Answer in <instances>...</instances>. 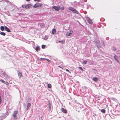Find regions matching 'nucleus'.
<instances>
[{"label":"nucleus","instance_id":"f257e3e1","mask_svg":"<svg viewBox=\"0 0 120 120\" xmlns=\"http://www.w3.org/2000/svg\"><path fill=\"white\" fill-rule=\"evenodd\" d=\"M68 9L69 10L71 11L74 13H76L77 14H79V12L78 11L72 7H69L68 8Z\"/></svg>","mask_w":120,"mask_h":120},{"label":"nucleus","instance_id":"f03ea898","mask_svg":"<svg viewBox=\"0 0 120 120\" xmlns=\"http://www.w3.org/2000/svg\"><path fill=\"white\" fill-rule=\"evenodd\" d=\"M18 111H15L12 115V116L13 117L14 120H16L17 118V115L18 113Z\"/></svg>","mask_w":120,"mask_h":120},{"label":"nucleus","instance_id":"7ed1b4c3","mask_svg":"<svg viewBox=\"0 0 120 120\" xmlns=\"http://www.w3.org/2000/svg\"><path fill=\"white\" fill-rule=\"evenodd\" d=\"M42 6V5L40 4L36 3L33 6L34 8H39Z\"/></svg>","mask_w":120,"mask_h":120},{"label":"nucleus","instance_id":"20e7f679","mask_svg":"<svg viewBox=\"0 0 120 120\" xmlns=\"http://www.w3.org/2000/svg\"><path fill=\"white\" fill-rule=\"evenodd\" d=\"M52 8L54 9L56 11H58L60 9V7L59 6H53L52 7Z\"/></svg>","mask_w":120,"mask_h":120},{"label":"nucleus","instance_id":"39448f33","mask_svg":"<svg viewBox=\"0 0 120 120\" xmlns=\"http://www.w3.org/2000/svg\"><path fill=\"white\" fill-rule=\"evenodd\" d=\"M66 34V35L67 36H68L71 35L73 33V31L72 30H70Z\"/></svg>","mask_w":120,"mask_h":120},{"label":"nucleus","instance_id":"423d86ee","mask_svg":"<svg viewBox=\"0 0 120 120\" xmlns=\"http://www.w3.org/2000/svg\"><path fill=\"white\" fill-rule=\"evenodd\" d=\"M92 80L95 82H97L98 81L99 79L96 77H93L92 78Z\"/></svg>","mask_w":120,"mask_h":120},{"label":"nucleus","instance_id":"0eeeda50","mask_svg":"<svg viewBox=\"0 0 120 120\" xmlns=\"http://www.w3.org/2000/svg\"><path fill=\"white\" fill-rule=\"evenodd\" d=\"M18 75L20 79L21 77L22 76V74L21 72H19V71L18 72Z\"/></svg>","mask_w":120,"mask_h":120},{"label":"nucleus","instance_id":"6e6552de","mask_svg":"<svg viewBox=\"0 0 120 120\" xmlns=\"http://www.w3.org/2000/svg\"><path fill=\"white\" fill-rule=\"evenodd\" d=\"M5 30L8 32H11L10 29L6 26H5Z\"/></svg>","mask_w":120,"mask_h":120},{"label":"nucleus","instance_id":"1a4fd4ad","mask_svg":"<svg viewBox=\"0 0 120 120\" xmlns=\"http://www.w3.org/2000/svg\"><path fill=\"white\" fill-rule=\"evenodd\" d=\"M61 109L62 112L65 113H66L67 112V111L63 108H62Z\"/></svg>","mask_w":120,"mask_h":120},{"label":"nucleus","instance_id":"9d476101","mask_svg":"<svg viewBox=\"0 0 120 120\" xmlns=\"http://www.w3.org/2000/svg\"><path fill=\"white\" fill-rule=\"evenodd\" d=\"M6 74V73L5 72L3 71H1L0 72V75L3 76V77H4V76L5 75V74Z\"/></svg>","mask_w":120,"mask_h":120},{"label":"nucleus","instance_id":"9b49d317","mask_svg":"<svg viewBox=\"0 0 120 120\" xmlns=\"http://www.w3.org/2000/svg\"><path fill=\"white\" fill-rule=\"evenodd\" d=\"M48 104L49 105V110H50L51 108V105L49 101H48Z\"/></svg>","mask_w":120,"mask_h":120},{"label":"nucleus","instance_id":"f8f14e48","mask_svg":"<svg viewBox=\"0 0 120 120\" xmlns=\"http://www.w3.org/2000/svg\"><path fill=\"white\" fill-rule=\"evenodd\" d=\"M32 6L31 4H28L25 6V8H27L30 7Z\"/></svg>","mask_w":120,"mask_h":120},{"label":"nucleus","instance_id":"ddd939ff","mask_svg":"<svg viewBox=\"0 0 120 120\" xmlns=\"http://www.w3.org/2000/svg\"><path fill=\"white\" fill-rule=\"evenodd\" d=\"M56 30L55 29H53L52 30V34H56Z\"/></svg>","mask_w":120,"mask_h":120},{"label":"nucleus","instance_id":"4468645a","mask_svg":"<svg viewBox=\"0 0 120 120\" xmlns=\"http://www.w3.org/2000/svg\"><path fill=\"white\" fill-rule=\"evenodd\" d=\"M40 48L39 46H38L35 48V50L37 52L38 51L40 50Z\"/></svg>","mask_w":120,"mask_h":120},{"label":"nucleus","instance_id":"2eb2a0df","mask_svg":"<svg viewBox=\"0 0 120 120\" xmlns=\"http://www.w3.org/2000/svg\"><path fill=\"white\" fill-rule=\"evenodd\" d=\"M114 59L118 63H119V61L118 60V58L117 56L116 55H115L114 56Z\"/></svg>","mask_w":120,"mask_h":120},{"label":"nucleus","instance_id":"dca6fc26","mask_svg":"<svg viewBox=\"0 0 120 120\" xmlns=\"http://www.w3.org/2000/svg\"><path fill=\"white\" fill-rule=\"evenodd\" d=\"M7 116L6 114H3L2 115V118L3 119H4Z\"/></svg>","mask_w":120,"mask_h":120},{"label":"nucleus","instance_id":"f3484780","mask_svg":"<svg viewBox=\"0 0 120 120\" xmlns=\"http://www.w3.org/2000/svg\"><path fill=\"white\" fill-rule=\"evenodd\" d=\"M31 104L30 103H28L27 104V110H28L29 109V107L30 106H31Z\"/></svg>","mask_w":120,"mask_h":120},{"label":"nucleus","instance_id":"a211bd4d","mask_svg":"<svg viewBox=\"0 0 120 120\" xmlns=\"http://www.w3.org/2000/svg\"><path fill=\"white\" fill-rule=\"evenodd\" d=\"M100 110V111L101 112H102L103 113H105L106 111L105 109H103L101 110H100Z\"/></svg>","mask_w":120,"mask_h":120},{"label":"nucleus","instance_id":"6ab92c4d","mask_svg":"<svg viewBox=\"0 0 120 120\" xmlns=\"http://www.w3.org/2000/svg\"><path fill=\"white\" fill-rule=\"evenodd\" d=\"M4 77H5V79H8L9 78L8 76L7 73H6V74H5V75L4 76Z\"/></svg>","mask_w":120,"mask_h":120},{"label":"nucleus","instance_id":"aec40b11","mask_svg":"<svg viewBox=\"0 0 120 120\" xmlns=\"http://www.w3.org/2000/svg\"><path fill=\"white\" fill-rule=\"evenodd\" d=\"M0 29L2 31H4L5 30V26H0Z\"/></svg>","mask_w":120,"mask_h":120},{"label":"nucleus","instance_id":"412c9836","mask_svg":"<svg viewBox=\"0 0 120 120\" xmlns=\"http://www.w3.org/2000/svg\"><path fill=\"white\" fill-rule=\"evenodd\" d=\"M97 47L98 49L100 48L101 47V45L99 44H98L97 45Z\"/></svg>","mask_w":120,"mask_h":120},{"label":"nucleus","instance_id":"4be33fe9","mask_svg":"<svg viewBox=\"0 0 120 120\" xmlns=\"http://www.w3.org/2000/svg\"><path fill=\"white\" fill-rule=\"evenodd\" d=\"M0 34L3 36H5L6 35V34L3 32H0Z\"/></svg>","mask_w":120,"mask_h":120},{"label":"nucleus","instance_id":"5701e85b","mask_svg":"<svg viewBox=\"0 0 120 120\" xmlns=\"http://www.w3.org/2000/svg\"><path fill=\"white\" fill-rule=\"evenodd\" d=\"M85 18L87 22L89 21L91 19H90L88 17H86Z\"/></svg>","mask_w":120,"mask_h":120},{"label":"nucleus","instance_id":"b1692460","mask_svg":"<svg viewBox=\"0 0 120 120\" xmlns=\"http://www.w3.org/2000/svg\"><path fill=\"white\" fill-rule=\"evenodd\" d=\"M82 63L84 64H85L87 63V61L86 60H83L82 61Z\"/></svg>","mask_w":120,"mask_h":120},{"label":"nucleus","instance_id":"393cba45","mask_svg":"<svg viewBox=\"0 0 120 120\" xmlns=\"http://www.w3.org/2000/svg\"><path fill=\"white\" fill-rule=\"evenodd\" d=\"M90 24H92L93 23L92 21L90 19V20L88 22Z\"/></svg>","mask_w":120,"mask_h":120},{"label":"nucleus","instance_id":"a878e982","mask_svg":"<svg viewBox=\"0 0 120 120\" xmlns=\"http://www.w3.org/2000/svg\"><path fill=\"white\" fill-rule=\"evenodd\" d=\"M48 87L50 88H51V85L50 84H48Z\"/></svg>","mask_w":120,"mask_h":120},{"label":"nucleus","instance_id":"bb28decb","mask_svg":"<svg viewBox=\"0 0 120 120\" xmlns=\"http://www.w3.org/2000/svg\"><path fill=\"white\" fill-rule=\"evenodd\" d=\"M45 58H41L39 59V60H40L41 61H42L43 60H45Z\"/></svg>","mask_w":120,"mask_h":120},{"label":"nucleus","instance_id":"cd10ccee","mask_svg":"<svg viewBox=\"0 0 120 120\" xmlns=\"http://www.w3.org/2000/svg\"><path fill=\"white\" fill-rule=\"evenodd\" d=\"M46 46L45 45H43L41 46V48L43 49H44L45 48Z\"/></svg>","mask_w":120,"mask_h":120},{"label":"nucleus","instance_id":"c85d7f7f","mask_svg":"<svg viewBox=\"0 0 120 120\" xmlns=\"http://www.w3.org/2000/svg\"><path fill=\"white\" fill-rule=\"evenodd\" d=\"M48 38V37L47 36H45L44 37V39L45 40H46Z\"/></svg>","mask_w":120,"mask_h":120},{"label":"nucleus","instance_id":"c756f323","mask_svg":"<svg viewBox=\"0 0 120 120\" xmlns=\"http://www.w3.org/2000/svg\"><path fill=\"white\" fill-rule=\"evenodd\" d=\"M0 81H1L2 83H5V81L3 79H1L0 80Z\"/></svg>","mask_w":120,"mask_h":120},{"label":"nucleus","instance_id":"7c9ffc66","mask_svg":"<svg viewBox=\"0 0 120 120\" xmlns=\"http://www.w3.org/2000/svg\"><path fill=\"white\" fill-rule=\"evenodd\" d=\"M79 69L81 70L82 71H83V69H82V67H79Z\"/></svg>","mask_w":120,"mask_h":120},{"label":"nucleus","instance_id":"2f4dec72","mask_svg":"<svg viewBox=\"0 0 120 120\" xmlns=\"http://www.w3.org/2000/svg\"><path fill=\"white\" fill-rule=\"evenodd\" d=\"M95 42L96 45L100 43V42L99 41H96Z\"/></svg>","mask_w":120,"mask_h":120},{"label":"nucleus","instance_id":"473e14b6","mask_svg":"<svg viewBox=\"0 0 120 120\" xmlns=\"http://www.w3.org/2000/svg\"><path fill=\"white\" fill-rule=\"evenodd\" d=\"M40 26L41 28L43 27H44V25L42 23H41Z\"/></svg>","mask_w":120,"mask_h":120},{"label":"nucleus","instance_id":"72a5a7b5","mask_svg":"<svg viewBox=\"0 0 120 120\" xmlns=\"http://www.w3.org/2000/svg\"><path fill=\"white\" fill-rule=\"evenodd\" d=\"M101 44L103 46H105V45L104 42V41H102L101 42Z\"/></svg>","mask_w":120,"mask_h":120},{"label":"nucleus","instance_id":"f704fd0d","mask_svg":"<svg viewBox=\"0 0 120 120\" xmlns=\"http://www.w3.org/2000/svg\"><path fill=\"white\" fill-rule=\"evenodd\" d=\"M83 88L84 89H85V91L87 89V87L85 86H84L83 87Z\"/></svg>","mask_w":120,"mask_h":120},{"label":"nucleus","instance_id":"c9c22d12","mask_svg":"<svg viewBox=\"0 0 120 120\" xmlns=\"http://www.w3.org/2000/svg\"><path fill=\"white\" fill-rule=\"evenodd\" d=\"M45 60L47 61L48 62H49L50 61V60L46 58H45Z\"/></svg>","mask_w":120,"mask_h":120},{"label":"nucleus","instance_id":"e433bc0d","mask_svg":"<svg viewBox=\"0 0 120 120\" xmlns=\"http://www.w3.org/2000/svg\"><path fill=\"white\" fill-rule=\"evenodd\" d=\"M93 116L95 118L96 117V116H97V114H95L94 113L93 114Z\"/></svg>","mask_w":120,"mask_h":120},{"label":"nucleus","instance_id":"4c0bfd02","mask_svg":"<svg viewBox=\"0 0 120 120\" xmlns=\"http://www.w3.org/2000/svg\"><path fill=\"white\" fill-rule=\"evenodd\" d=\"M60 9H61V10L62 11L64 9V7H62L60 8Z\"/></svg>","mask_w":120,"mask_h":120},{"label":"nucleus","instance_id":"58836bf2","mask_svg":"<svg viewBox=\"0 0 120 120\" xmlns=\"http://www.w3.org/2000/svg\"><path fill=\"white\" fill-rule=\"evenodd\" d=\"M112 49H113L114 51H115L116 50V48L115 47H113Z\"/></svg>","mask_w":120,"mask_h":120},{"label":"nucleus","instance_id":"ea45409f","mask_svg":"<svg viewBox=\"0 0 120 120\" xmlns=\"http://www.w3.org/2000/svg\"><path fill=\"white\" fill-rule=\"evenodd\" d=\"M8 4H10L11 3L8 0L7 2H6Z\"/></svg>","mask_w":120,"mask_h":120},{"label":"nucleus","instance_id":"a19ab883","mask_svg":"<svg viewBox=\"0 0 120 120\" xmlns=\"http://www.w3.org/2000/svg\"><path fill=\"white\" fill-rule=\"evenodd\" d=\"M4 84H6L7 85H9L8 83L7 82H5V83H4Z\"/></svg>","mask_w":120,"mask_h":120},{"label":"nucleus","instance_id":"79ce46f5","mask_svg":"<svg viewBox=\"0 0 120 120\" xmlns=\"http://www.w3.org/2000/svg\"><path fill=\"white\" fill-rule=\"evenodd\" d=\"M25 6L26 5H22V6L23 8H24L25 7Z\"/></svg>","mask_w":120,"mask_h":120},{"label":"nucleus","instance_id":"37998d69","mask_svg":"<svg viewBox=\"0 0 120 120\" xmlns=\"http://www.w3.org/2000/svg\"><path fill=\"white\" fill-rule=\"evenodd\" d=\"M1 101V98L0 96V105Z\"/></svg>","mask_w":120,"mask_h":120},{"label":"nucleus","instance_id":"c03bdc74","mask_svg":"<svg viewBox=\"0 0 120 120\" xmlns=\"http://www.w3.org/2000/svg\"><path fill=\"white\" fill-rule=\"evenodd\" d=\"M66 71H68V72H70V71H69V70L68 69H66Z\"/></svg>","mask_w":120,"mask_h":120},{"label":"nucleus","instance_id":"a18cd8bd","mask_svg":"<svg viewBox=\"0 0 120 120\" xmlns=\"http://www.w3.org/2000/svg\"><path fill=\"white\" fill-rule=\"evenodd\" d=\"M34 0L35 1H37L38 2H39L40 0Z\"/></svg>","mask_w":120,"mask_h":120},{"label":"nucleus","instance_id":"49530a36","mask_svg":"<svg viewBox=\"0 0 120 120\" xmlns=\"http://www.w3.org/2000/svg\"><path fill=\"white\" fill-rule=\"evenodd\" d=\"M59 42H62V43H63V41H59Z\"/></svg>","mask_w":120,"mask_h":120},{"label":"nucleus","instance_id":"de8ad7c7","mask_svg":"<svg viewBox=\"0 0 120 120\" xmlns=\"http://www.w3.org/2000/svg\"><path fill=\"white\" fill-rule=\"evenodd\" d=\"M106 40H108V38H106Z\"/></svg>","mask_w":120,"mask_h":120},{"label":"nucleus","instance_id":"09e8293b","mask_svg":"<svg viewBox=\"0 0 120 120\" xmlns=\"http://www.w3.org/2000/svg\"><path fill=\"white\" fill-rule=\"evenodd\" d=\"M8 1V0H5V2H6Z\"/></svg>","mask_w":120,"mask_h":120},{"label":"nucleus","instance_id":"8fccbe9b","mask_svg":"<svg viewBox=\"0 0 120 120\" xmlns=\"http://www.w3.org/2000/svg\"><path fill=\"white\" fill-rule=\"evenodd\" d=\"M30 0H26L27 1H29Z\"/></svg>","mask_w":120,"mask_h":120},{"label":"nucleus","instance_id":"3c124183","mask_svg":"<svg viewBox=\"0 0 120 120\" xmlns=\"http://www.w3.org/2000/svg\"><path fill=\"white\" fill-rule=\"evenodd\" d=\"M58 67H60V66H58Z\"/></svg>","mask_w":120,"mask_h":120}]
</instances>
